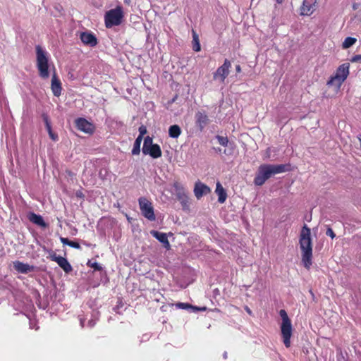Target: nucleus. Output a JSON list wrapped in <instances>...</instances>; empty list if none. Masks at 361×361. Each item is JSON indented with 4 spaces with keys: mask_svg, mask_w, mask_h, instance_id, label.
<instances>
[{
    "mask_svg": "<svg viewBox=\"0 0 361 361\" xmlns=\"http://www.w3.org/2000/svg\"><path fill=\"white\" fill-rule=\"evenodd\" d=\"M357 42V39L351 37H348L345 39L342 44L343 49H348L352 47Z\"/></svg>",
    "mask_w": 361,
    "mask_h": 361,
    "instance_id": "26",
    "label": "nucleus"
},
{
    "mask_svg": "<svg viewBox=\"0 0 361 361\" xmlns=\"http://www.w3.org/2000/svg\"><path fill=\"white\" fill-rule=\"evenodd\" d=\"M13 264L15 270L20 274H27L29 272L34 271L35 269L34 266H31L18 260L13 262Z\"/></svg>",
    "mask_w": 361,
    "mask_h": 361,
    "instance_id": "13",
    "label": "nucleus"
},
{
    "mask_svg": "<svg viewBox=\"0 0 361 361\" xmlns=\"http://www.w3.org/2000/svg\"><path fill=\"white\" fill-rule=\"evenodd\" d=\"M49 258L54 262H56L58 265L66 272L70 273L73 269L71 264L66 258L57 255L54 252L49 254Z\"/></svg>",
    "mask_w": 361,
    "mask_h": 361,
    "instance_id": "9",
    "label": "nucleus"
},
{
    "mask_svg": "<svg viewBox=\"0 0 361 361\" xmlns=\"http://www.w3.org/2000/svg\"><path fill=\"white\" fill-rule=\"evenodd\" d=\"M299 244L301 250L302 262L304 267L309 270L312 264V243L311 230L306 224L301 229Z\"/></svg>",
    "mask_w": 361,
    "mask_h": 361,
    "instance_id": "1",
    "label": "nucleus"
},
{
    "mask_svg": "<svg viewBox=\"0 0 361 361\" xmlns=\"http://www.w3.org/2000/svg\"><path fill=\"white\" fill-rule=\"evenodd\" d=\"M142 140V138H141V137H137L135 139V140L134 142L133 147V149H132V154H133L137 155V154H140V145H141Z\"/></svg>",
    "mask_w": 361,
    "mask_h": 361,
    "instance_id": "25",
    "label": "nucleus"
},
{
    "mask_svg": "<svg viewBox=\"0 0 361 361\" xmlns=\"http://www.w3.org/2000/svg\"><path fill=\"white\" fill-rule=\"evenodd\" d=\"M216 139L218 140V142L219 143L224 146V147H226L228 145V139L227 137H224V136H221V135H217L216 136Z\"/></svg>",
    "mask_w": 361,
    "mask_h": 361,
    "instance_id": "30",
    "label": "nucleus"
},
{
    "mask_svg": "<svg viewBox=\"0 0 361 361\" xmlns=\"http://www.w3.org/2000/svg\"><path fill=\"white\" fill-rule=\"evenodd\" d=\"M177 200L181 204L182 209L184 211H189L190 210V198H189L188 194L185 195L183 197H179V198L177 199Z\"/></svg>",
    "mask_w": 361,
    "mask_h": 361,
    "instance_id": "23",
    "label": "nucleus"
},
{
    "mask_svg": "<svg viewBox=\"0 0 361 361\" xmlns=\"http://www.w3.org/2000/svg\"><path fill=\"white\" fill-rule=\"evenodd\" d=\"M173 188L177 199H178L179 197H183L187 195L185 188L180 182L175 181L173 183Z\"/></svg>",
    "mask_w": 361,
    "mask_h": 361,
    "instance_id": "18",
    "label": "nucleus"
},
{
    "mask_svg": "<svg viewBox=\"0 0 361 361\" xmlns=\"http://www.w3.org/2000/svg\"><path fill=\"white\" fill-rule=\"evenodd\" d=\"M245 310L247 312L248 314H250V315L252 314V310L250 309V307L248 306H245Z\"/></svg>",
    "mask_w": 361,
    "mask_h": 361,
    "instance_id": "39",
    "label": "nucleus"
},
{
    "mask_svg": "<svg viewBox=\"0 0 361 361\" xmlns=\"http://www.w3.org/2000/svg\"><path fill=\"white\" fill-rule=\"evenodd\" d=\"M279 315L282 319V323L281 325V331L283 338V341L285 346L286 348H289L290 346V338L293 331L291 321L289 319L287 312L284 310H280Z\"/></svg>",
    "mask_w": 361,
    "mask_h": 361,
    "instance_id": "5",
    "label": "nucleus"
},
{
    "mask_svg": "<svg viewBox=\"0 0 361 361\" xmlns=\"http://www.w3.org/2000/svg\"><path fill=\"white\" fill-rule=\"evenodd\" d=\"M89 324H90V325L91 326H93L92 323L89 322Z\"/></svg>",
    "mask_w": 361,
    "mask_h": 361,
    "instance_id": "45",
    "label": "nucleus"
},
{
    "mask_svg": "<svg viewBox=\"0 0 361 361\" xmlns=\"http://www.w3.org/2000/svg\"><path fill=\"white\" fill-rule=\"evenodd\" d=\"M83 244H84L85 245L90 246V245H89V244H87V243H83Z\"/></svg>",
    "mask_w": 361,
    "mask_h": 361,
    "instance_id": "44",
    "label": "nucleus"
},
{
    "mask_svg": "<svg viewBox=\"0 0 361 361\" xmlns=\"http://www.w3.org/2000/svg\"><path fill=\"white\" fill-rule=\"evenodd\" d=\"M75 124L79 130L86 133H92L94 130L93 124L84 118L75 119Z\"/></svg>",
    "mask_w": 361,
    "mask_h": 361,
    "instance_id": "10",
    "label": "nucleus"
},
{
    "mask_svg": "<svg viewBox=\"0 0 361 361\" xmlns=\"http://www.w3.org/2000/svg\"><path fill=\"white\" fill-rule=\"evenodd\" d=\"M80 324L82 326L84 325V321L82 319H80Z\"/></svg>",
    "mask_w": 361,
    "mask_h": 361,
    "instance_id": "42",
    "label": "nucleus"
},
{
    "mask_svg": "<svg viewBox=\"0 0 361 361\" xmlns=\"http://www.w3.org/2000/svg\"><path fill=\"white\" fill-rule=\"evenodd\" d=\"M49 133V135L50 137V138L54 140V141H57L58 140V135L57 134L54 133L52 130L51 131H49L48 132Z\"/></svg>",
    "mask_w": 361,
    "mask_h": 361,
    "instance_id": "35",
    "label": "nucleus"
},
{
    "mask_svg": "<svg viewBox=\"0 0 361 361\" xmlns=\"http://www.w3.org/2000/svg\"><path fill=\"white\" fill-rule=\"evenodd\" d=\"M350 61L352 63H357V62H360L361 63V54H357V55H355L353 56L351 59H350Z\"/></svg>",
    "mask_w": 361,
    "mask_h": 361,
    "instance_id": "33",
    "label": "nucleus"
},
{
    "mask_svg": "<svg viewBox=\"0 0 361 361\" xmlns=\"http://www.w3.org/2000/svg\"><path fill=\"white\" fill-rule=\"evenodd\" d=\"M80 38L84 44L91 47H94L98 44L96 36L92 32H82L80 33Z\"/></svg>",
    "mask_w": 361,
    "mask_h": 361,
    "instance_id": "12",
    "label": "nucleus"
},
{
    "mask_svg": "<svg viewBox=\"0 0 361 361\" xmlns=\"http://www.w3.org/2000/svg\"><path fill=\"white\" fill-rule=\"evenodd\" d=\"M68 246L75 248L80 249V245L78 243L70 240Z\"/></svg>",
    "mask_w": 361,
    "mask_h": 361,
    "instance_id": "36",
    "label": "nucleus"
},
{
    "mask_svg": "<svg viewBox=\"0 0 361 361\" xmlns=\"http://www.w3.org/2000/svg\"><path fill=\"white\" fill-rule=\"evenodd\" d=\"M283 0H276V2L278 4H281L283 2Z\"/></svg>",
    "mask_w": 361,
    "mask_h": 361,
    "instance_id": "43",
    "label": "nucleus"
},
{
    "mask_svg": "<svg viewBox=\"0 0 361 361\" xmlns=\"http://www.w3.org/2000/svg\"><path fill=\"white\" fill-rule=\"evenodd\" d=\"M350 64L345 63L340 65L336 70L335 74L331 75L326 82L329 87H336L340 89L343 83L349 75Z\"/></svg>",
    "mask_w": 361,
    "mask_h": 361,
    "instance_id": "4",
    "label": "nucleus"
},
{
    "mask_svg": "<svg viewBox=\"0 0 361 361\" xmlns=\"http://www.w3.org/2000/svg\"><path fill=\"white\" fill-rule=\"evenodd\" d=\"M145 154H149L153 159H157L161 157L162 152L160 146L158 144H154L150 146L149 149H147L145 152H142Z\"/></svg>",
    "mask_w": 361,
    "mask_h": 361,
    "instance_id": "17",
    "label": "nucleus"
},
{
    "mask_svg": "<svg viewBox=\"0 0 361 361\" xmlns=\"http://www.w3.org/2000/svg\"><path fill=\"white\" fill-rule=\"evenodd\" d=\"M317 1H318V0H315V1H317Z\"/></svg>",
    "mask_w": 361,
    "mask_h": 361,
    "instance_id": "46",
    "label": "nucleus"
},
{
    "mask_svg": "<svg viewBox=\"0 0 361 361\" xmlns=\"http://www.w3.org/2000/svg\"><path fill=\"white\" fill-rule=\"evenodd\" d=\"M124 17L123 11L121 6H116L106 12L104 15L105 26L111 28L121 24Z\"/></svg>",
    "mask_w": 361,
    "mask_h": 361,
    "instance_id": "6",
    "label": "nucleus"
},
{
    "mask_svg": "<svg viewBox=\"0 0 361 361\" xmlns=\"http://www.w3.org/2000/svg\"><path fill=\"white\" fill-rule=\"evenodd\" d=\"M176 306L178 308L183 309V310H188L190 308H195V307H193L192 305H190L189 303H185V302H178L176 304ZM195 309H197V308L195 307Z\"/></svg>",
    "mask_w": 361,
    "mask_h": 361,
    "instance_id": "29",
    "label": "nucleus"
},
{
    "mask_svg": "<svg viewBox=\"0 0 361 361\" xmlns=\"http://www.w3.org/2000/svg\"><path fill=\"white\" fill-rule=\"evenodd\" d=\"M76 195V197H79V198H84L85 197V195L84 194L82 193V192L81 190H78L75 193Z\"/></svg>",
    "mask_w": 361,
    "mask_h": 361,
    "instance_id": "38",
    "label": "nucleus"
},
{
    "mask_svg": "<svg viewBox=\"0 0 361 361\" xmlns=\"http://www.w3.org/2000/svg\"><path fill=\"white\" fill-rule=\"evenodd\" d=\"M290 164H262L258 169V172L254 179V183L256 185H262L272 175L288 171L290 170Z\"/></svg>",
    "mask_w": 361,
    "mask_h": 361,
    "instance_id": "2",
    "label": "nucleus"
},
{
    "mask_svg": "<svg viewBox=\"0 0 361 361\" xmlns=\"http://www.w3.org/2000/svg\"><path fill=\"white\" fill-rule=\"evenodd\" d=\"M326 235L331 237L332 239L336 237V234L331 228H328L326 231Z\"/></svg>",
    "mask_w": 361,
    "mask_h": 361,
    "instance_id": "34",
    "label": "nucleus"
},
{
    "mask_svg": "<svg viewBox=\"0 0 361 361\" xmlns=\"http://www.w3.org/2000/svg\"><path fill=\"white\" fill-rule=\"evenodd\" d=\"M154 145V144H153V139H152V137H151L149 136H147L144 139V143H143V147H142V152H145L147 149H149L150 147V146H152Z\"/></svg>",
    "mask_w": 361,
    "mask_h": 361,
    "instance_id": "27",
    "label": "nucleus"
},
{
    "mask_svg": "<svg viewBox=\"0 0 361 361\" xmlns=\"http://www.w3.org/2000/svg\"><path fill=\"white\" fill-rule=\"evenodd\" d=\"M51 89L54 96L59 97L61 95L62 90L61 82L55 71L51 78Z\"/></svg>",
    "mask_w": 361,
    "mask_h": 361,
    "instance_id": "15",
    "label": "nucleus"
},
{
    "mask_svg": "<svg viewBox=\"0 0 361 361\" xmlns=\"http://www.w3.org/2000/svg\"><path fill=\"white\" fill-rule=\"evenodd\" d=\"M152 235L156 238L159 242L162 243L165 247H169V242L168 240L167 236L166 233L159 232L157 231H152L151 232Z\"/></svg>",
    "mask_w": 361,
    "mask_h": 361,
    "instance_id": "20",
    "label": "nucleus"
},
{
    "mask_svg": "<svg viewBox=\"0 0 361 361\" xmlns=\"http://www.w3.org/2000/svg\"><path fill=\"white\" fill-rule=\"evenodd\" d=\"M235 71L237 73H240L241 72V67L240 65H236L235 66Z\"/></svg>",
    "mask_w": 361,
    "mask_h": 361,
    "instance_id": "40",
    "label": "nucleus"
},
{
    "mask_svg": "<svg viewBox=\"0 0 361 361\" xmlns=\"http://www.w3.org/2000/svg\"><path fill=\"white\" fill-rule=\"evenodd\" d=\"M87 265L96 271H101L102 269V266L97 262L91 263L90 262H88Z\"/></svg>",
    "mask_w": 361,
    "mask_h": 361,
    "instance_id": "31",
    "label": "nucleus"
},
{
    "mask_svg": "<svg viewBox=\"0 0 361 361\" xmlns=\"http://www.w3.org/2000/svg\"><path fill=\"white\" fill-rule=\"evenodd\" d=\"M211 192L210 188L205 184L198 181L195 183L194 188V194L197 199H200L203 195H205Z\"/></svg>",
    "mask_w": 361,
    "mask_h": 361,
    "instance_id": "14",
    "label": "nucleus"
},
{
    "mask_svg": "<svg viewBox=\"0 0 361 361\" xmlns=\"http://www.w3.org/2000/svg\"><path fill=\"white\" fill-rule=\"evenodd\" d=\"M231 68V61L226 59L224 63L213 73V80L219 81L221 83H224L226 78L229 75Z\"/></svg>",
    "mask_w": 361,
    "mask_h": 361,
    "instance_id": "8",
    "label": "nucleus"
},
{
    "mask_svg": "<svg viewBox=\"0 0 361 361\" xmlns=\"http://www.w3.org/2000/svg\"><path fill=\"white\" fill-rule=\"evenodd\" d=\"M196 126L202 130L209 122L207 115L204 112L198 111L195 114Z\"/></svg>",
    "mask_w": 361,
    "mask_h": 361,
    "instance_id": "16",
    "label": "nucleus"
},
{
    "mask_svg": "<svg viewBox=\"0 0 361 361\" xmlns=\"http://www.w3.org/2000/svg\"><path fill=\"white\" fill-rule=\"evenodd\" d=\"M60 240L63 245H69L70 240L68 238L61 237Z\"/></svg>",
    "mask_w": 361,
    "mask_h": 361,
    "instance_id": "37",
    "label": "nucleus"
},
{
    "mask_svg": "<svg viewBox=\"0 0 361 361\" xmlns=\"http://www.w3.org/2000/svg\"><path fill=\"white\" fill-rule=\"evenodd\" d=\"M317 2L315 0H304L300 7L301 16H310L316 10Z\"/></svg>",
    "mask_w": 361,
    "mask_h": 361,
    "instance_id": "11",
    "label": "nucleus"
},
{
    "mask_svg": "<svg viewBox=\"0 0 361 361\" xmlns=\"http://www.w3.org/2000/svg\"><path fill=\"white\" fill-rule=\"evenodd\" d=\"M192 49L195 51H200L201 49L198 35L194 30H192Z\"/></svg>",
    "mask_w": 361,
    "mask_h": 361,
    "instance_id": "24",
    "label": "nucleus"
},
{
    "mask_svg": "<svg viewBox=\"0 0 361 361\" xmlns=\"http://www.w3.org/2000/svg\"><path fill=\"white\" fill-rule=\"evenodd\" d=\"M181 133V128L178 125L174 124L169 127V135L172 138H178Z\"/></svg>",
    "mask_w": 361,
    "mask_h": 361,
    "instance_id": "21",
    "label": "nucleus"
},
{
    "mask_svg": "<svg viewBox=\"0 0 361 361\" xmlns=\"http://www.w3.org/2000/svg\"><path fill=\"white\" fill-rule=\"evenodd\" d=\"M42 117L43 121L44 122L47 132L51 131L52 130V128H51V122H50L48 115L46 114H43L42 115Z\"/></svg>",
    "mask_w": 361,
    "mask_h": 361,
    "instance_id": "28",
    "label": "nucleus"
},
{
    "mask_svg": "<svg viewBox=\"0 0 361 361\" xmlns=\"http://www.w3.org/2000/svg\"><path fill=\"white\" fill-rule=\"evenodd\" d=\"M36 66L39 76L42 79L49 77V56L48 52L40 45L35 46Z\"/></svg>",
    "mask_w": 361,
    "mask_h": 361,
    "instance_id": "3",
    "label": "nucleus"
},
{
    "mask_svg": "<svg viewBox=\"0 0 361 361\" xmlns=\"http://www.w3.org/2000/svg\"><path fill=\"white\" fill-rule=\"evenodd\" d=\"M124 3H125L126 4L130 5V0H124Z\"/></svg>",
    "mask_w": 361,
    "mask_h": 361,
    "instance_id": "41",
    "label": "nucleus"
},
{
    "mask_svg": "<svg viewBox=\"0 0 361 361\" xmlns=\"http://www.w3.org/2000/svg\"><path fill=\"white\" fill-rule=\"evenodd\" d=\"M147 128L145 126H141L139 128V135L138 137H141V138H143V136L147 133Z\"/></svg>",
    "mask_w": 361,
    "mask_h": 361,
    "instance_id": "32",
    "label": "nucleus"
},
{
    "mask_svg": "<svg viewBox=\"0 0 361 361\" xmlns=\"http://www.w3.org/2000/svg\"><path fill=\"white\" fill-rule=\"evenodd\" d=\"M30 220L32 223H34L38 226H40L42 227L46 226V223L44 222L43 218L40 215L32 213L30 215Z\"/></svg>",
    "mask_w": 361,
    "mask_h": 361,
    "instance_id": "22",
    "label": "nucleus"
},
{
    "mask_svg": "<svg viewBox=\"0 0 361 361\" xmlns=\"http://www.w3.org/2000/svg\"><path fill=\"white\" fill-rule=\"evenodd\" d=\"M216 193L218 195L219 202L224 203L226 200L227 194L226 192V190H224V188L222 187L221 184L219 182L216 183Z\"/></svg>",
    "mask_w": 361,
    "mask_h": 361,
    "instance_id": "19",
    "label": "nucleus"
},
{
    "mask_svg": "<svg viewBox=\"0 0 361 361\" xmlns=\"http://www.w3.org/2000/svg\"><path fill=\"white\" fill-rule=\"evenodd\" d=\"M138 202L142 214L148 220L154 221L156 216L152 202L143 197L139 198Z\"/></svg>",
    "mask_w": 361,
    "mask_h": 361,
    "instance_id": "7",
    "label": "nucleus"
}]
</instances>
